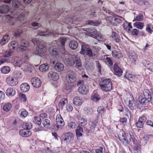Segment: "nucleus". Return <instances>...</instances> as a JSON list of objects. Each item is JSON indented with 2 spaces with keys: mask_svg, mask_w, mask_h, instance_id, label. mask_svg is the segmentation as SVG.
Here are the masks:
<instances>
[{
  "mask_svg": "<svg viewBox=\"0 0 153 153\" xmlns=\"http://www.w3.org/2000/svg\"><path fill=\"white\" fill-rule=\"evenodd\" d=\"M49 51L51 55L53 57H56L59 53V51L56 46H52L49 48Z\"/></svg>",
  "mask_w": 153,
  "mask_h": 153,
  "instance_id": "nucleus-6",
  "label": "nucleus"
},
{
  "mask_svg": "<svg viewBox=\"0 0 153 153\" xmlns=\"http://www.w3.org/2000/svg\"><path fill=\"white\" fill-rule=\"evenodd\" d=\"M49 68V66L47 64H44L41 65L39 68L40 71L42 72L45 71Z\"/></svg>",
  "mask_w": 153,
  "mask_h": 153,
  "instance_id": "nucleus-38",
  "label": "nucleus"
},
{
  "mask_svg": "<svg viewBox=\"0 0 153 153\" xmlns=\"http://www.w3.org/2000/svg\"><path fill=\"white\" fill-rule=\"evenodd\" d=\"M6 81L8 84L13 86L16 85L18 83L17 79L13 76H9L7 77Z\"/></svg>",
  "mask_w": 153,
  "mask_h": 153,
  "instance_id": "nucleus-5",
  "label": "nucleus"
},
{
  "mask_svg": "<svg viewBox=\"0 0 153 153\" xmlns=\"http://www.w3.org/2000/svg\"><path fill=\"white\" fill-rule=\"evenodd\" d=\"M78 46L77 42L75 40H72L69 43V46L73 50L76 49Z\"/></svg>",
  "mask_w": 153,
  "mask_h": 153,
  "instance_id": "nucleus-33",
  "label": "nucleus"
},
{
  "mask_svg": "<svg viewBox=\"0 0 153 153\" xmlns=\"http://www.w3.org/2000/svg\"><path fill=\"white\" fill-rule=\"evenodd\" d=\"M48 77L50 79L54 81L59 79V76L56 72L51 71L49 72L48 74Z\"/></svg>",
  "mask_w": 153,
  "mask_h": 153,
  "instance_id": "nucleus-12",
  "label": "nucleus"
},
{
  "mask_svg": "<svg viewBox=\"0 0 153 153\" xmlns=\"http://www.w3.org/2000/svg\"><path fill=\"white\" fill-rule=\"evenodd\" d=\"M100 22L98 21L94 22L92 21L88 20L87 22V24L94 26H97L100 24Z\"/></svg>",
  "mask_w": 153,
  "mask_h": 153,
  "instance_id": "nucleus-51",
  "label": "nucleus"
},
{
  "mask_svg": "<svg viewBox=\"0 0 153 153\" xmlns=\"http://www.w3.org/2000/svg\"><path fill=\"white\" fill-rule=\"evenodd\" d=\"M12 6L16 8L19 7L21 5V2L19 0H13L12 3Z\"/></svg>",
  "mask_w": 153,
  "mask_h": 153,
  "instance_id": "nucleus-42",
  "label": "nucleus"
},
{
  "mask_svg": "<svg viewBox=\"0 0 153 153\" xmlns=\"http://www.w3.org/2000/svg\"><path fill=\"white\" fill-rule=\"evenodd\" d=\"M31 81L32 85L36 88H39L41 85V81L40 79L37 77L32 78Z\"/></svg>",
  "mask_w": 153,
  "mask_h": 153,
  "instance_id": "nucleus-8",
  "label": "nucleus"
},
{
  "mask_svg": "<svg viewBox=\"0 0 153 153\" xmlns=\"http://www.w3.org/2000/svg\"><path fill=\"white\" fill-rule=\"evenodd\" d=\"M100 98V97L99 95L96 93H94L91 97V99L94 101L97 102L99 101Z\"/></svg>",
  "mask_w": 153,
  "mask_h": 153,
  "instance_id": "nucleus-41",
  "label": "nucleus"
},
{
  "mask_svg": "<svg viewBox=\"0 0 153 153\" xmlns=\"http://www.w3.org/2000/svg\"><path fill=\"white\" fill-rule=\"evenodd\" d=\"M76 132L77 137L78 139L79 137L82 136V133L83 132L82 128L80 126H78L76 129Z\"/></svg>",
  "mask_w": 153,
  "mask_h": 153,
  "instance_id": "nucleus-28",
  "label": "nucleus"
},
{
  "mask_svg": "<svg viewBox=\"0 0 153 153\" xmlns=\"http://www.w3.org/2000/svg\"><path fill=\"white\" fill-rule=\"evenodd\" d=\"M123 19V17L118 16H110L107 18L108 22L114 26H117L118 25L122 22Z\"/></svg>",
  "mask_w": 153,
  "mask_h": 153,
  "instance_id": "nucleus-3",
  "label": "nucleus"
},
{
  "mask_svg": "<svg viewBox=\"0 0 153 153\" xmlns=\"http://www.w3.org/2000/svg\"><path fill=\"white\" fill-rule=\"evenodd\" d=\"M82 102L83 101L82 99L79 97H75L73 100L74 104L77 105H81Z\"/></svg>",
  "mask_w": 153,
  "mask_h": 153,
  "instance_id": "nucleus-25",
  "label": "nucleus"
},
{
  "mask_svg": "<svg viewBox=\"0 0 153 153\" xmlns=\"http://www.w3.org/2000/svg\"><path fill=\"white\" fill-rule=\"evenodd\" d=\"M19 96L21 100L23 102H25L26 101V97L25 94L22 93H20Z\"/></svg>",
  "mask_w": 153,
  "mask_h": 153,
  "instance_id": "nucleus-64",
  "label": "nucleus"
},
{
  "mask_svg": "<svg viewBox=\"0 0 153 153\" xmlns=\"http://www.w3.org/2000/svg\"><path fill=\"white\" fill-rule=\"evenodd\" d=\"M64 138V140L66 141V143H71L73 140L74 138V134L71 132H66L63 134Z\"/></svg>",
  "mask_w": 153,
  "mask_h": 153,
  "instance_id": "nucleus-7",
  "label": "nucleus"
},
{
  "mask_svg": "<svg viewBox=\"0 0 153 153\" xmlns=\"http://www.w3.org/2000/svg\"><path fill=\"white\" fill-rule=\"evenodd\" d=\"M91 123V124H89L91 130L92 131H94V128L97 127V123L96 121H92Z\"/></svg>",
  "mask_w": 153,
  "mask_h": 153,
  "instance_id": "nucleus-50",
  "label": "nucleus"
},
{
  "mask_svg": "<svg viewBox=\"0 0 153 153\" xmlns=\"http://www.w3.org/2000/svg\"><path fill=\"white\" fill-rule=\"evenodd\" d=\"M10 39V37L7 34L4 35L1 41L0 42V44L1 45H4L5 43L7 42Z\"/></svg>",
  "mask_w": 153,
  "mask_h": 153,
  "instance_id": "nucleus-37",
  "label": "nucleus"
},
{
  "mask_svg": "<svg viewBox=\"0 0 153 153\" xmlns=\"http://www.w3.org/2000/svg\"><path fill=\"white\" fill-rule=\"evenodd\" d=\"M10 68L7 66H4L1 69V71L3 74H7L10 71Z\"/></svg>",
  "mask_w": 153,
  "mask_h": 153,
  "instance_id": "nucleus-46",
  "label": "nucleus"
},
{
  "mask_svg": "<svg viewBox=\"0 0 153 153\" xmlns=\"http://www.w3.org/2000/svg\"><path fill=\"white\" fill-rule=\"evenodd\" d=\"M112 37L114 39L115 41L117 42H120V39L119 38V36L117 34L114 32H112Z\"/></svg>",
  "mask_w": 153,
  "mask_h": 153,
  "instance_id": "nucleus-56",
  "label": "nucleus"
},
{
  "mask_svg": "<svg viewBox=\"0 0 153 153\" xmlns=\"http://www.w3.org/2000/svg\"><path fill=\"white\" fill-rule=\"evenodd\" d=\"M22 32V29H16L14 31V36L16 37H18L21 35Z\"/></svg>",
  "mask_w": 153,
  "mask_h": 153,
  "instance_id": "nucleus-59",
  "label": "nucleus"
},
{
  "mask_svg": "<svg viewBox=\"0 0 153 153\" xmlns=\"http://www.w3.org/2000/svg\"><path fill=\"white\" fill-rule=\"evenodd\" d=\"M144 63H145V62H146V64H144V65L148 69L153 72V64L152 63L148 61H146V60L143 61Z\"/></svg>",
  "mask_w": 153,
  "mask_h": 153,
  "instance_id": "nucleus-27",
  "label": "nucleus"
},
{
  "mask_svg": "<svg viewBox=\"0 0 153 153\" xmlns=\"http://www.w3.org/2000/svg\"><path fill=\"white\" fill-rule=\"evenodd\" d=\"M10 10V8L7 5H3L0 6V13L2 14H6Z\"/></svg>",
  "mask_w": 153,
  "mask_h": 153,
  "instance_id": "nucleus-18",
  "label": "nucleus"
},
{
  "mask_svg": "<svg viewBox=\"0 0 153 153\" xmlns=\"http://www.w3.org/2000/svg\"><path fill=\"white\" fill-rule=\"evenodd\" d=\"M74 61L76 64V67L77 68H81L82 65L80 58L77 56H75Z\"/></svg>",
  "mask_w": 153,
  "mask_h": 153,
  "instance_id": "nucleus-20",
  "label": "nucleus"
},
{
  "mask_svg": "<svg viewBox=\"0 0 153 153\" xmlns=\"http://www.w3.org/2000/svg\"><path fill=\"white\" fill-rule=\"evenodd\" d=\"M12 107V105L10 103H5L3 107V110L6 112L10 110Z\"/></svg>",
  "mask_w": 153,
  "mask_h": 153,
  "instance_id": "nucleus-40",
  "label": "nucleus"
},
{
  "mask_svg": "<svg viewBox=\"0 0 153 153\" xmlns=\"http://www.w3.org/2000/svg\"><path fill=\"white\" fill-rule=\"evenodd\" d=\"M129 58L132 62H135L137 59V56L136 52L131 51L129 54Z\"/></svg>",
  "mask_w": 153,
  "mask_h": 153,
  "instance_id": "nucleus-22",
  "label": "nucleus"
},
{
  "mask_svg": "<svg viewBox=\"0 0 153 153\" xmlns=\"http://www.w3.org/2000/svg\"><path fill=\"white\" fill-rule=\"evenodd\" d=\"M36 50L39 53H44L46 52L47 48L44 45H37L36 47Z\"/></svg>",
  "mask_w": 153,
  "mask_h": 153,
  "instance_id": "nucleus-21",
  "label": "nucleus"
},
{
  "mask_svg": "<svg viewBox=\"0 0 153 153\" xmlns=\"http://www.w3.org/2000/svg\"><path fill=\"white\" fill-rule=\"evenodd\" d=\"M19 133L20 135L25 137H28L31 134V131L26 129L20 131Z\"/></svg>",
  "mask_w": 153,
  "mask_h": 153,
  "instance_id": "nucleus-19",
  "label": "nucleus"
},
{
  "mask_svg": "<svg viewBox=\"0 0 153 153\" xmlns=\"http://www.w3.org/2000/svg\"><path fill=\"white\" fill-rule=\"evenodd\" d=\"M86 53V55L89 57L92 58L95 56V51L90 48H87V51Z\"/></svg>",
  "mask_w": 153,
  "mask_h": 153,
  "instance_id": "nucleus-31",
  "label": "nucleus"
},
{
  "mask_svg": "<svg viewBox=\"0 0 153 153\" xmlns=\"http://www.w3.org/2000/svg\"><path fill=\"white\" fill-rule=\"evenodd\" d=\"M66 64L69 66H72L75 64V62L73 58L70 57L67 58L66 60Z\"/></svg>",
  "mask_w": 153,
  "mask_h": 153,
  "instance_id": "nucleus-44",
  "label": "nucleus"
},
{
  "mask_svg": "<svg viewBox=\"0 0 153 153\" xmlns=\"http://www.w3.org/2000/svg\"><path fill=\"white\" fill-rule=\"evenodd\" d=\"M6 18L7 19L8 21L11 20L10 21L8 22L9 25L13 26H16V24L13 20H11L13 19V17L9 15H7L6 16Z\"/></svg>",
  "mask_w": 153,
  "mask_h": 153,
  "instance_id": "nucleus-34",
  "label": "nucleus"
},
{
  "mask_svg": "<svg viewBox=\"0 0 153 153\" xmlns=\"http://www.w3.org/2000/svg\"><path fill=\"white\" fill-rule=\"evenodd\" d=\"M12 62L15 66L19 67H20L23 64L22 59V58L16 56L13 58Z\"/></svg>",
  "mask_w": 153,
  "mask_h": 153,
  "instance_id": "nucleus-9",
  "label": "nucleus"
},
{
  "mask_svg": "<svg viewBox=\"0 0 153 153\" xmlns=\"http://www.w3.org/2000/svg\"><path fill=\"white\" fill-rule=\"evenodd\" d=\"M56 123L58 125L64 126L65 123L64 120L60 115H57L56 117Z\"/></svg>",
  "mask_w": 153,
  "mask_h": 153,
  "instance_id": "nucleus-32",
  "label": "nucleus"
},
{
  "mask_svg": "<svg viewBox=\"0 0 153 153\" xmlns=\"http://www.w3.org/2000/svg\"><path fill=\"white\" fill-rule=\"evenodd\" d=\"M152 100V97L146 98L145 97L141 99L140 103L143 105H146L148 103L150 102Z\"/></svg>",
  "mask_w": 153,
  "mask_h": 153,
  "instance_id": "nucleus-36",
  "label": "nucleus"
},
{
  "mask_svg": "<svg viewBox=\"0 0 153 153\" xmlns=\"http://www.w3.org/2000/svg\"><path fill=\"white\" fill-rule=\"evenodd\" d=\"M112 55L114 57H116L117 58H121L123 57L120 52L117 50H114L112 52Z\"/></svg>",
  "mask_w": 153,
  "mask_h": 153,
  "instance_id": "nucleus-35",
  "label": "nucleus"
},
{
  "mask_svg": "<svg viewBox=\"0 0 153 153\" xmlns=\"http://www.w3.org/2000/svg\"><path fill=\"white\" fill-rule=\"evenodd\" d=\"M42 124L45 128H48L51 126L50 120L47 119H45L42 121Z\"/></svg>",
  "mask_w": 153,
  "mask_h": 153,
  "instance_id": "nucleus-48",
  "label": "nucleus"
},
{
  "mask_svg": "<svg viewBox=\"0 0 153 153\" xmlns=\"http://www.w3.org/2000/svg\"><path fill=\"white\" fill-rule=\"evenodd\" d=\"M134 26L135 27L138 29H143L144 26V24L142 22H137L134 24Z\"/></svg>",
  "mask_w": 153,
  "mask_h": 153,
  "instance_id": "nucleus-45",
  "label": "nucleus"
},
{
  "mask_svg": "<svg viewBox=\"0 0 153 153\" xmlns=\"http://www.w3.org/2000/svg\"><path fill=\"white\" fill-rule=\"evenodd\" d=\"M31 66L28 62H25L22 65V68L24 71L28 72H31L32 71Z\"/></svg>",
  "mask_w": 153,
  "mask_h": 153,
  "instance_id": "nucleus-17",
  "label": "nucleus"
},
{
  "mask_svg": "<svg viewBox=\"0 0 153 153\" xmlns=\"http://www.w3.org/2000/svg\"><path fill=\"white\" fill-rule=\"evenodd\" d=\"M30 88L29 85L27 83H23L20 86L21 91L23 92H26L28 91Z\"/></svg>",
  "mask_w": 153,
  "mask_h": 153,
  "instance_id": "nucleus-23",
  "label": "nucleus"
},
{
  "mask_svg": "<svg viewBox=\"0 0 153 153\" xmlns=\"http://www.w3.org/2000/svg\"><path fill=\"white\" fill-rule=\"evenodd\" d=\"M78 91L80 93L83 94H85L88 92V88L87 86L82 85L78 88Z\"/></svg>",
  "mask_w": 153,
  "mask_h": 153,
  "instance_id": "nucleus-13",
  "label": "nucleus"
},
{
  "mask_svg": "<svg viewBox=\"0 0 153 153\" xmlns=\"http://www.w3.org/2000/svg\"><path fill=\"white\" fill-rule=\"evenodd\" d=\"M123 27L124 29H127V28H129V29H132V27L131 25V23H128V22L126 21H125L124 22L123 25Z\"/></svg>",
  "mask_w": 153,
  "mask_h": 153,
  "instance_id": "nucleus-55",
  "label": "nucleus"
},
{
  "mask_svg": "<svg viewBox=\"0 0 153 153\" xmlns=\"http://www.w3.org/2000/svg\"><path fill=\"white\" fill-rule=\"evenodd\" d=\"M17 19L21 23L25 21L26 20V18L24 14H21L19 15Z\"/></svg>",
  "mask_w": 153,
  "mask_h": 153,
  "instance_id": "nucleus-57",
  "label": "nucleus"
},
{
  "mask_svg": "<svg viewBox=\"0 0 153 153\" xmlns=\"http://www.w3.org/2000/svg\"><path fill=\"white\" fill-rule=\"evenodd\" d=\"M66 80L68 84V86L66 85L65 87V89L68 90L71 88V86L69 85V84L74 83L76 80V74L73 72H71L70 74H68L66 76Z\"/></svg>",
  "mask_w": 153,
  "mask_h": 153,
  "instance_id": "nucleus-2",
  "label": "nucleus"
},
{
  "mask_svg": "<svg viewBox=\"0 0 153 153\" xmlns=\"http://www.w3.org/2000/svg\"><path fill=\"white\" fill-rule=\"evenodd\" d=\"M97 111L100 115H101L104 112V108L102 106L99 107L97 109Z\"/></svg>",
  "mask_w": 153,
  "mask_h": 153,
  "instance_id": "nucleus-63",
  "label": "nucleus"
},
{
  "mask_svg": "<svg viewBox=\"0 0 153 153\" xmlns=\"http://www.w3.org/2000/svg\"><path fill=\"white\" fill-rule=\"evenodd\" d=\"M143 94L144 97L146 98L152 97L151 93L150 91L148 89H144L143 91Z\"/></svg>",
  "mask_w": 153,
  "mask_h": 153,
  "instance_id": "nucleus-49",
  "label": "nucleus"
},
{
  "mask_svg": "<svg viewBox=\"0 0 153 153\" xmlns=\"http://www.w3.org/2000/svg\"><path fill=\"white\" fill-rule=\"evenodd\" d=\"M54 68L55 70L57 71H60L63 70L64 66L62 63L58 62L55 64Z\"/></svg>",
  "mask_w": 153,
  "mask_h": 153,
  "instance_id": "nucleus-30",
  "label": "nucleus"
},
{
  "mask_svg": "<svg viewBox=\"0 0 153 153\" xmlns=\"http://www.w3.org/2000/svg\"><path fill=\"white\" fill-rule=\"evenodd\" d=\"M68 102V100L66 99L62 98L59 101V107L62 108L63 107L65 104Z\"/></svg>",
  "mask_w": 153,
  "mask_h": 153,
  "instance_id": "nucleus-43",
  "label": "nucleus"
},
{
  "mask_svg": "<svg viewBox=\"0 0 153 153\" xmlns=\"http://www.w3.org/2000/svg\"><path fill=\"white\" fill-rule=\"evenodd\" d=\"M68 126L69 129H73L75 128L76 126V124L74 122H71L68 124Z\"/></svg>",
  "mask_w": 153,
  "mask_h": 153,
  "instance_id": "nucleus-60",
  "label": "nucleus"
},
{
  "mask_svg": "<svg viewBox=\"0 0 153 153\" xmlns=\"http://www.w3.org/2000/svg\"><path fill=\"white\" fill-rule=\"evenodd\" d=\"M27 44L23 39L20 41V43L18 47V50L21 51H24L27 49Z\"/></svg>",
  "mask_w": 153,
  "mask_h": 153,
  "instance_id": "nucleus-10",
  "label": "nucleus"
},
{
  "mask_svg": "<svg viewBox=\"0 0 153 153\" xmlns=\"http://www.w3.org/2000/svg\"><path fill=\"white\" fill-rule=\"evenodd\" d=\"M143 15L142 14L140 13L136 16L133 20V22H134V21H143Z\"/></svg>",
  "mask_w": 153,
  "mask_h": 153,
  "instance_id": "nucleus-47",
  "label": "nucleus"
},
{
  "mask_svg": "<svg viewBox=\"0 0 153 153\" xmlns=\"http://www.w3.org/2000/svg\"><path fill=\"white\" fill-rule=\"evenodd\" d=\"M23 127L24 128L29 130L32 127V124L30 122H27L25 123L23 125Z\"/></svg>",
  "mask_w": 153,
  "mask_h": 153,
  "instance_id": "nucleus-53",
  "label": "nucleus"
},
{
  "mask_svg": "<svg viewBox=\"0 0 153 153\" xmlns=\"http://www.w3.org/2000/svg\"><path fill=\"white\" fill-rule=\"evenodd\" d=\"M152 136L150 134L145 135L143 137V140L145 144H147L149 140V139Z\"/></svg>",
  "mask_w": 153,
  "mask_h": 153,
  "instance_id": "nucleus-62",
  "label": "nucleus"
},
{
  "mask_svg": "<svg viewBox=\"0 0 153 153\" xmlns=\"http://www.w3.org/2000/svg\"><path fill=\"white\" fill-rule=\"evenodd\" d=\"M99 83L101 89L105 91H110L112 89V84L111 80L109 79H101Z\"/></svg>",
  "mask_w": 153,
  "mask_h": 153,
  "instance_id": "nucleus-1",
  "label": "nucleus"
},
{
  "mask_svg": "<svg viewBox=\"0 0 153 153\" xmlns=\"http://www.w3.org/2000/svg\"><path fill=\"white\" fill-rule=\"evenodd\" d=\"M119 138L123 144H126L128 143V140L125 134L122 133L121 135L119 136Z\"/></svg>",
  "mask_w": 153,
  "mask_h": 153,
  "instance_id": "nucleus-29",
  "label": "nucleus"
},
{
  "mask_svg": "<svg viewBox=\"0 0 153 153\" xmlns=\"http://www.w3.org/2000/svg\"><path fill=\"white\" fill-rule=\"evenodd\" d=\"M76 18H74V19L73 20L71 18H67L66 19V22L67 23H68L69 24H71L73 23L74 24H76V23L78 22V19H76L74 21V19Z\"/></svg>",
  "mask_w": 153,
  "mask_h": 153,
  "instance_id": "nucleus-52",
  "label": "nucleus"
},
{
  "mask_svg": "<svg viewBox=\"0 0 153 153\" xmlns=\"http://www.w3.org/2000/svg\"><path fill=\"white\" fill-rule=\"evenodd\" d=\"M146 119V118L144 116H143L140 118L138 122L136 123L137 127L139 128H142Z\"/></svg>",
  "mask_w": 153,
  "mask_h": 153,
  "instance_id": "nucleus-15",
  "label": "nucleus"
},
{
  "mask_svg": "<svg viewBox=\"0 0 153 153\" xmlns=\"http://www.w3.org/2000/svg\"><path fill=\"white\" fill-rule=\"evenodd\" d=\"M20 41H19V43L16 41H13L10 43V45H9V47L10 48V49L11 50V49H14L15 48L17 47H18L20 43Z\"/></svg>",
  "mask_w": 153,
  "mask_h": 153,
  "instance_id": "nucleus-26",
  "label": "nucleus"
},
{
  "mask_svg": "<svg viewBox=\"0 0 153 153\" xmlns=\"http://www.w3.org/2000/svg\"><path fill=\"white\" fill-rule=\"evenodd\" d=\"M88 31H86V32L85 33V35L90 36L94 38H97V36H100V33L97 31L96 29H88Z\"/></svg>",
  "mask_w": 153,
  "mask_h": 153,
  "instance_id": "nucleus-4",
  "label": "nucleus"
},
{
  "mask_svg": "<svg viewBox=\"0 0 153 153\" xmlns=\"http://www.w3.org/2000/svg\"><path fill=\"white\" fill-rule=\"evenodd\" d=\"M126 101L128 103V106L130 109H133V105L134 104V100L132 96L129 95L127 97Z\"/></svg>",
  "mask_w": 153,
  "mask_h": 153,
  "instance_id": "nucleus-16",
  "label": "nucleus"
},
{
  "mask_svg": "<svg viewBox=\"0 0 153 153\" xmlns=\"http://www.w3.org/2000/svg\"><path fill=\"white\" fill-rule=\"evenodd\" d=\"M6 94L7 96L12 97L15 95L16 91L13 88H9L7 89Z\"/></svg>",
  "mask_w": 153,
  "mask_h": 153,
  "instance_id": "nucleus-24",
  "label": "nucleus"
},
{
  "mask_svg": "<svg viewBox=\"0 0 153 153\" xmlns=\"http://www.w3.org/2000/svg\"><path fill=\"white\" fill-rule=\"evenodd\" d=\"M87 48L85 44H82V48L80 53L82 54H84V53L87 51V48Z\"/></svg>",
  "mask_w": 153,
  "mask_h": 153,
  "instance_id": "nucleus-61",
  "label": "nucleus"
},
{
  "mask_svg": "<svg viewBox=\"0 0 153 153\" xmlns=\"http://www.w3.org/2000/svg\"><path fill=\"white\" fill-rule=\"evenodd\" d=\"M28 114L27 111L24 109H20L19 112V114L22 117H25L27 116Z\"/></svg>",
  "mask_w": 153,
  "mask_h": 153,
  "instance_id": "nucleus-39",
  "label": "nucleus"
},
{
  "mask_svg": "<svg viewBox=\"0 0 153 153\" xmlns=\"http://www.w3.org/2000/svg\"><path fill=\"white\" fill-rule=\"evenodd\" d=\"M33 122L39 126L41 124L42 121L40 117H35L33 120Z\"/></svg>",
  "mask_w": 153,
  "mask_h": 153,
  "instance_id": "nucleus-58",
  "label": "nucleus"
},
{
  "mask_svg": "<svg viewBox=\"0 0 153 153\" xmlns=\"http://www.w3.org/2000/svg\"><path fill=\"white\" fill-rule=\"evenodd\" d=\"M114 74L115 75L118 76H120L122 75L123 71L122 70L116 63H115L114 65Z\"/></svg>",
  "mask_w": 153,
  "mask_h": 153,
  "instance_id": "nucleus-11",
  "label": "nucleus"
},
{
  "mask_svg": "<svg viewBox=\"0 0 153 153\" xmlns=\"http://www.w3.org/2000/svg\"><path fill=\"white\" fill-rule=\"evenodd\" d=\"M126 79L131 81L134 80L135 78H136V76L135 75L131 74H126Z\"/></svg>",
  "mask_w": 153,
  "mask_h": 153,
  "instance_id": "nucleus-54",
  "label": "nucleus"
},
{
  "mask_svg": "<svg viewBox=\"0 0 153 153\" xmlns=\"http://www.w3.org/2000/svg\"><path fill=\"white\" fill-rule=\"evenodd\" d=\"M76 116L78 121L79 124L80 125L84 126L86 125L87 123V121L86 119H84L82 117L79 115L78 114H76Z\"/></svg>",
  "mask_w": 153,
  "mask_h": 153,
  "instance_id": "nucleus-14",
  "label": "nucleus"
}]
</instances>
